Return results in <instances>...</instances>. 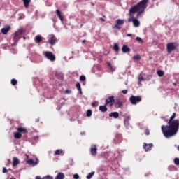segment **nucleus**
Masks as SVG:
<instances>
[{"mask_svg": "<svg viewBox=\"0 0 179 179\" xmlns=\"http://www.w3.org/2000/svg\"><path fill=\"white\" fill-rule=\"evenodd\" d=\"M176 113H173L169 120H165L168 123V125H162L161 129L162 131L164 136L165 138H171L174 135H177L179 129V120H174L176 118Z\"/></svg>", "mask_w": 179, "mask_h": 179, "instance_id": "obj_1", "label": "nucleus"}, {"mask_svg": "<svg viewBox=\"0 0 179 179\" xmlns=\"http://www.w3.org/2000/svg\"><path fill=\"white\" fill-rule=\"evenodd\" d=\"M148 5V0H142L141 1L138 2L136 5H134V6L131 7L129 9V15L130 16V18L127 20V22L129 23H131V22H134V15L137 12V17H139L143 12H145V10L146 9V6Z\"/></svg>", "mask_w": 179, "mask_h": 179, "instance_id": "obj_2", "label": "nucleus"}, {"mask_svg": "<svg viewBox=\"0 0 179 179\" xmlns=\"http://www.w3.org/2000/svg\"><path fill=\"white\" fill-rule=\"evenodd\" d=\"M17 131V132L14 133V138L15 139H20L22 138V134H27V129L24 127H18Z\"/></svg>", "mask_w": 179, "mask_h": 179, "instance_id": "obj_3", "label": "nucleus"}, {"mask_svg": "<svg viewBox=\"0 0 179 179\" xmlns=\"http://www.w3.org/2000/svg\"><path fill=\"white\" fill-rule=\"evenodd\" d=\"M129 101H130L131 104H132L133 106H136V104H138V103H141L142 101V96H131L129 98Z\"/></svg>", "mask_w": 179, "mask_h": 179, "instance_id": "obj_4", "label": "nucleus"}, {"mask_svg": "<svg viewBox=\"0 0 179 179\" xmlns=\"http://www.w3.org/2000/svg\"><path fill=\"white\" fill-rule=\"evenodd\" d=\"M23 33H24V29H23V28H20L15 31L13 37L14 41H17L20 38H19L20 36H22Z\"/></svg>", "mask_w": 179, "mask_h": 179, "instance_id": "obj_5", "label": "nucleus"}, {"mask_svg": "<svg viewBox=\"0 0 179 179\" xmlns=\"http://www.w3.org/2000/svg\"><path fill=\"white\" fill-rule=\"evenodd\" d=\"M167 51L168 52H171L172 51H174L176 48H177V45L176 43H169L166 45Z\"/></svg>", "mask_w": 179, "mask_h": 179, "instance_id": "obj_6", "label": "nucleus"}, {"mask_svg": "<svg viewBox=\"0 0 179 179\" xmlns=\"http://www.w3.org/2000/svg\"><path fill=\"white\" fill-rule=\"evenodd\" d=\"M45 57L48 59H50V61H52V62L55 61V55H54V54H52V52H45Z\"/></svg>", "mask_w": 179, "mask_h": 179, "instance_id": "obj_7", "label": "nucleus"}, {"mask_svg": "<svg viewBox=\"0 0 179 179\" xmlns=\"http://www.w3.org/2000/svg\"><path fill=\"white\" fill-rule=\"evenodd\" d=\"M124 25V20L121 19H117L116 20V24L114 26V29H117V30H121V27L120 26Z\"/></svg>", "mask_w": 179, "mask_h": 179, "instance_id": "obj_8", "label": "nucleus"}, {"mask_svg": "<svg viewBox=\"0 0 179 179\" xmlns=\"http://www.w3.org/2000/svg\"><path fill=\"white\" fill-rule=\"evenodd\" d=\"M90 154L92 155V156L97 155V146H96V145H93L91 146Z\"/></svg>", "mask_w": 179, "mask_h": 179, "instance_id": "obj_9", "label": "nucleus"}, {"mask_svg": "<svg viewBox=\"0 0 179 179\" xmlns=\"http://www.w3.org/2000/svg\"><path fill=\"white\" fill-rule=\"evenodd\" d=\"M143 148L145 150V152H149V150H152V148H153V143L147 144L146 143H144Z\"/></svg>", "mask_w": 179, "mask_h": 179, "instance_id": "obj_10", "label": "nucleus"}, {"mask_svg": "<svg viewBox=\"0 0 179 179\" xmlns=\"http://www.w3.org/2000/svg\"><path fill=\"white\" fill-rule=\"evenodd\" d=\"M115 108H121V107H122L123 103L121 101V99H117L115 100Z\"/></svg>", "mask_w": 179, "mask_h": 179, "instance_id": "obj_11", "label": "nucleus"}, {"mask_svg": "<svg viewBox=\"0 0 179 179\" xmlns=\"http://www.w3.org/2000/svg\"><path fill=\"white\" fill-rule=\"evenodd\" d=\"M57 38L54 35H51L50 37L49 38V43L51 45H54L55 43H57Z\"/></svg>", "mask_w": 179, "mask_h": 179, "instance_id": "obj_12", "label": "nucleus"}, {"mask_svg": "<svg viewBox=\"0 0 179 179\" xmlns=\"http://www.w3.org/2000/svg\"><path fill=\"white\" fill-rule=\"evenodd\" d=\"M115 99H114V96H109L106 100V106H108V104H110V103H115Z\"/></svg>", "mask_w": 179, "mask_h": 179, "instance_id": "obj_13", "label": "nucleus"}, {"mask_svg": "<svg viewBox=\"0 0 179 179\" xmlns=\"http://www.w3.org/2000/svg\"><path fill=\"white\" fill-rule=\"evenodd\" d=\"M10 30V26L8 25L5 28L1 29V33L3 34H8Z\"/></svg>", "mask_w": 179, "mask_h": 179, "instance_id": "obj_14", "label": "nucleus"}, {"mask_svg": "<svg viewBox=\"0 0 179 179\" xmlns=\"http://www.w3.org/2000/svg\"><path fill=\"white\" fill-rule=\"evenodd\" d=\"M56 14L58 16L59 19L61 20V22H64V16H62V14L61 13V10L57 9L56 10Z\"/></svg>", "mask_w": 179, "mask_h": 179, "instance_id": "obj_15", "label": "nucleus"}, {"mask_svg": "<svg viewBox=\"0 0 179 179\" xmlns=\"http://www.w3.org/2000/svg\"><path fill=\"white\" fill-rule=\"evenodd\" d=\"M13 167H16V166H17L20 163V161L19 160V159L16 157H14L13 158Z\"/></svg>", "mask_w": 179, "mask_h": 179, "instance_id": "obj_16", "label": "nucleus"}, {"mask_svg": "<svg viewBox=\"0 0 179 179\" xmlns=\"http://www.w3.org/2000/svg\"><path fill=\"white\" fill-rule=\"evenodd\" d=\"M122 52H129V51H131V48H129V47H128V45H123L122 48Z\"/></svg>", "mask_w": 179, "mask_h": 179, "instance_id": "obj_17", "label": "nucleus"}, {"mask_svg": "<svg viewBox=\"0 0 179 179\" xmlns=\"http://www.w3.org/2000/svg\"><path fill=\"white\" fill-rule=\"evenodd\" d=\"M109 117L110 118H112V117L113 118H118V117H120V113H118V112H112L109 114Z\"/></svg>", "mask_w": 179, "mask_h": 179, "instance_id": "obj_18", "label": "nucleus"}, {"mask_svg": "<svg viewBox=\"0 0 179 179\" xmlns=\"http://www.w3.org/2000/svg\"><path fill=\"white\" fill-rule=\"evenodd\" d=\"M107 105H103V106H99V111H101V113H107Z\"/></svg>", "mask_w": 179, "mask_h": 179, "instance_id": "obj_19", "label": "nucleus"}, {"mask_svg": "<svg viewBox=\"0 0 179 179\" xmlns=\"http://www.w3.org/2000/svg\"><path fill=\"white\" fill-rule=\"evenodd\" d=\"M27 164H29L30 166H37V162H34L33 159H30L27 160Z\"/></svg>", "mask_w": 179, "mask_h": 179, "instance_id": "obj_20", "label": "nucleus"}, {"mask_svg": "<svg viewBox=\"0 0 179 179\" xmlns=\"http://www.w3.org/2000/svg\"><path fill=\"white\" fill-rule=\"evenodd\" d=\"M64 178H65V175L62 172L58 173L57 176L55 178V179H64Z\"/></svg>", "mask_w": 179, "mask_h": 179, "instance_id": "obj_21", "label": "nucleus"}, {"mask_svg": "<svg viewBox=\"0 0 179 179\" xmlns=\"http://www.w3.org/2000/svg\"><path fill=\"white\" fill-rule=\"evenodd\" d=\"M133 24L134 27H139V26H141V22H139V20L137 19H134L133 20Z\"/></svg>", "mask_w": 179, "mask_h": 179, "instance_id": "obj_22", "label": "nucleus"}, {"mask_svg": "<svg viewBox=\"0 0 179 179\" xmlns=\"http://www.w3.org/2000/svg\"><path fill=\"white\" fill-rule=\"evenodd\" d=\"M35 43H41L43 41V37H41V36L38 35L35 37Z\"/></svg>", "mask_w": 179, "mask_h": 179, "instance_id": "obj_23", "label": "nucleus"}, {"mask_svg": "<svg viewBox=\"0 0 179 179\" xmlns=\"http://www.w3.org/2000/svg\"><path fill=\"white\" fill-rule=\"evenodd\" d=\"M24 2V8H29V5H30V2L31 0H22Z\"/></svg>", "mask_w": 179, "mask_h": 179, "instance_id": "obj_24", "label": "nucleus"}, {"mask_svg": "<svg viewBox=\"0 0 179 179\" xmlns=\"http://www.w3.org/2000/svg\"><path fill=\"white\" fill-rule=\"evenodd\" d=\"M76 86L78 92H80V94H83L82 87H80V83L79 82H77L76 84Z\"/></svg>", "mask_w": 179, "mask_h": 179, "instance_id": "obj_25", "label": "nucleus"}, {"mask_svg": "<svg viewBox=\"0 0 179 179\" xmlns=\"http://www.w3.org/2000/svg\"><path fill=\"white\" fill-rule=\"evenodd\" d=\"M113 50L115 52H118V51H120V46L118 45V43H114Z\"/></svg>", "mask_w": 179, "mask_h": 179, "instance_id": "obj_26", "label": "nucleus"}, {"mask_svg": "<svg viewBox=\"0 0 179 179\" xmlns=\"http://www.w3.org/2000/svg\"><path fill=\"white\" fill-rule=\"evenodd\" d=\"M157 73L158 76H159V77H162L164 75V72L162 70H158L157 71Z\"/></svg>", "mask_w": 179, "mask_h": 179, "instance_id": "obj_27", "label": "nucleus"}, {"mask_svg": "<svg viewBox=\"0 0 179 179\" xmlns=\"http://www.w3.org/2000/svg\"><path fill=\"white\" fill-rule=\"evenodd\" d=\"M93 176H94V171L90 173L87 176L86 178H87V179H91L92 177H93Z\"/></svg>", "mask_w": 179, "mask_h": 179, "instance_id": "obj_28", "label": "nucleus"}, {"mask_svg": "<svg viewBox=\"0 0 179 179\" xmlns=\"http://www.w3.org/2000/svg\"><path fill=\"white\" fill-rule=\"evenodd\" d=\"M11 85H13V86H16V85H17V80H16L15 78H13L11 80Z\"/></svg>", "mask_w": 179, "mask_h": 179, "instance_id": "obj_29", "label": "nucleus"}, {"mask_svg": "<svg viewBox=\"0 0 179 179\" xmlns=\"http://www.w3.org/2000/svg\"><path fill=\"white\" fill-rule=\"evenodd\" d=\"M133 59L138 61L139 59H141V55H134L133 57Z\"/></svg>", "mask_w": 179, "mask_h": 179, "instance_id": "obj_30", "label": "nucleus"}, {"mask_svg": "<svg viewBox=\"0 0 179 179\" xmlns=\"http://www.w3.org/2000/svg\"><path fill=\"white\" fill-rule=\"evenodd\" d=\"M174 164H176V166H179V158H175L174 160Z\"/></svg>", "mask_w": 179, "mask_h": 179, "instance_id": "obj_31", "label": "nucleus"}, {"mask_svg": "<svg viewBox=\"0 0 179 179\" xmlns=\"http://www.w3.org/2000/svg\"><path fill=\"white\" fill-rule=\"evenodd\" d=\"M80 80L81 82H85V80H86V76H80Z\"/></svg>", "mask_w": 179, "mask_h": 179, "instance_id": "obj_32", "label": "nucleus"}, {"mask_svg": "<svg viewBox=\"0 0 179 179\" xmlns=\"http://www.w3.org/2000/svg\"><path fill=\"white\" fill-rule=\"evenodd\" d=\"M86 115L87 117H92V110H87Z\"/></svg>", "mask_w": 179, "mask_h": 179, "instance_id": "obj_33", "label": "nucleus"}, {"mask_svg": "<svg viewBox=\"0 0 179 179\" xmlns=\"http://www.w3.org/2000/svg\"><path fill=\"white\" fill-rule=\"evenodd\" d=\"M61 153H62V150L59 149V150H56L55 152V155H61Z\"/></svg>", "mask_w": 179, "mask_h": 179, "instance_id": "obj_34", "label": "nucleus"}, {"mask_svg": "<svg viewBox=\"0 0 179 179\" xmlns=\"http://www.w3.org/2000/svg\"><path fill=\"white\" fill-rule=\"evenodd\" d=\"M136 40L137 41H139L140 43H141V44H142V43H143V40H142V38H141V37H139V36H137V37L136 38Z\"/></svg>", "mask_w": 179, "mask_h": 179, "instance_id": "obj_35", "label": "nucleus"}, {"mask_svg": "<svg viewBox=\"0 0 179 179\" xmlns=\"http://www.w3.org/2000/svg\"><path fill=\"white\" fill-rule=\"evenodd\" d=\"M97 106H99V102H97V101H94V102L92 103V107H97Z\"/></svg>", "mask_w": 179, "mask_h": 179, "instance_id": "obj_36", "label": "nucleus"}, {"mask_svg": "<svg viewBox=\"0 0 179 179\" xmlns=\"http://www.w3.org/2000/svg\"><path fill=\"white\" fill-rule=\"evenodd\" d=\"M64 93H65V94H71V93H72V90H66Z\"/></svg>", "mask_w": 179, "mask_h": 179, "instance_id": "obj_37", "label": "nucleus"}, {"mask_svg": "<svg viewBox=\"0 0 179 179\" xmlns=\"http://www.w3.org/2000/svg\"><path fill=\"white\" fill-rule=\"evenodd\" d=\"M43 179H54L51 176H47L43 178Z\"/></svg>", "mask_w": 179, "mask_h": 179, "instance_id": "obj_38", "label": "nucleus"}, {"mask_svg": "<svg viewBox=\"0 0 179 179\" xmlns=\"http://www.w3.org/2000/svg\"><path fill=\"white\" fill-rule=\"evenodd\" d=\"M145 135H150V132L149 131V129H146L145 130Z\"/></svg>", "mask_w": 179, "mask_h": 179, "instance_id": "obj_39", "label": "nucleus"}, {"mask_svg": "<svg viewBox=\"0 0 179 179\" xmlns=\"http://www.w3.org/2000/svg\"><path fill=\"white\" fill-rule=\"evenodd\" d=\"M73 177L74 179H79V174L75 173Z\"/></svg>", "mask_w": 179, "mask_h": 179, "instance_id": "obj_40", "label": "nucleus"}, {"mask_svg": "<svg viewBox=\"0 0 179 179\" xmlns=\"http://www.w3.org/2000/svg\"><path fill=\"white\" fill-rule=\"evenodd\" d=\"M107 65L108 67H110V69L113 70V65H111V63L110 62H107Z\"/></svg>", "mask_w": 179, "mask_h": 179, "instance_id": "obj_41", "label": "nucleus"}, {"mask_svg": "<svg viewBox=\"0 0 179 179\" xmlns=\"http://www.w3.org/2000/svg\"><path fill=\"white\" fill-rule=\"evenodd\" d=\"M107 65L108 67H110V69L113 70V65H111V63L110 62H107Z\"/></svg>", "mask_w": 179, "mask_h": 179, "instance_id": "obj_42", "label": "nucleus"}, {"mask_svg": "<svg viewBox=\"0 0 179 179\" xmlns=\"http://www.w3.org/2000/svg\"><path fill=\"white\" fill-rule=\"evenodd\" d=\"M122 93H123V94H127V93H128V90H123Z\"/></svg>", "mask_w": 179, "mask_h": 179, "instance_id": "obj_43", "label": "nucleus"}, {"mask_svg": "<svg viewBox=\"0 0 179 179\" xmlns=\"http://www.w3.org/2000/svg\"><path fill=\"white\" fill-rule=\"evenodd\" d=\"M3 173H8V169L6 167L3 168Z\"/></svg>", "mask_w": 179, "mask_h": 179, "instance_id": "obj_44", "label": "nucleus"}, {"mask_svg": "<svg viewBox=\"0 0 179 179\" xmlns=\"http://www.w3.org/2000/svg\"><path fill=\"white\" fill-rule=\"evenodd\" d=\"M138 80H140V82H141V80H143V76H139V77H138Z\"/></svg>", "mask_w": 179, "mask_h": 179, "instance_id": "obj_45", "label": "nucleus"}, {"mask_svg": "<svg viewBox=\"0 0 179 179\" xmlns=\"http://www.w3.org/2000/svg\"><path fill=\"white\" fill-rule=\"evenodd\" d=\"M100 20H101V22H106V20L104 18H103V17H101Z\"/></svg>", "mask_w": 179, "mask_h": 179, "instance_id": "obj_46", "label": "nucleus"}, {"mask_svg": "<svg viewBox=\"0 0 179 179\" xmlns=\"http://www.w3.org/2000/svg\"><path fill=\"white\" fill-rule=\"evenodd\" d=\"M113 106H114V103H109V107H113Z\"/></svg>", "mask_w": 179, "mask_h": 179, "instance_id": "obj_47", "label": "nucleus"}, {"mask_svg": "<svg viewBox=\"0 0 179 179\" xmlns=\"http://www.w3.org/2000/svg\"><path fill=\"white\" fill-rule=\"evenodd\" d=\"M127 37H131V36H132V34H127Z\"/></svg>", "mask_w": 179, "mask_h": 179, "instance_id": "obj_48", "label": "nucleus"}, {"mask_svg": "<svg viewBox=\"0 0 179 179\" xmlns=\"http://www.w3.org/2000/svg\"><path fill=\"white\" fill-rule=\"evenodd\" d=\"M86 41H87L86 40H83V41H82V43L85 44V43H86Z\"/></svg>", "mask_w": 179, "mask_h": 179, "instance_id": "obj_49", "label": "nucleus"}, {"mask_svg": "<svg viewBox=\"0 0 179 179\" xmlns=\"http://www.w3.org/2000/svg\"><path fill=\"white\" fill-rule=\"evenodd\" d=\"M38 121H40V120H38V119L36 120V122H38Z\"/></svg>", "mask_w": 179, "mask_h": 179, "instance_id": "obj_50", "label": "nucleus"}, {"mask_svg": "<svg viewBox=\"0 0 179 179\" xmlns=\"http://www.w3.org/2000/svg\"><path fill=\"white\" fill-rule=\"evenodd\" d=\"M23 39H24V40H26V36H23Z\"/></svg>", "mask_w": 179, "mask_h": 179, "instance_id": "obj_51", "label": "nucleus"}, {"mask_svg": "<svg viewBox=\"0 0 179 179\" xmlns=\"http://www.w3.org/2000/svg\"><path fill=\"white\" fill-rule=\"evenodd\" d=\"M85 132H83V133H81V135H85Z\"/></svg>", "mask_w": 179, "mask_h": 179, "instance_id": "obj_52", "label": "nucleus"}, {"mask_svg": "<svg viewBox=\"0 0 179 179\" xmlns=\"http://www.w3.org/2000/svg\"><path fill=\"white\" fill-rule=\"evenodd\" d=\"M178 150L179 151V145L177 147Z\"/></svg>", "mask_w": 179, "mask_h": 179, "instance_id": "obj_53", "label": "nucleus"}, {"mask_svg": "<svg viewBox=\"0 0 179 179\" xmlns=\"http://www.w3.org/2000/svg\"><path fill=\"white\" fill-rule=\"evenodd\" d=\"M26 156H27V158L29 159V155H27Z\"/></svg>", "mask_w": 179, "mask_h": 179, "instance_id": "obj_54", "label": "nucleus"}, {"mask_svg": "<svg viewBox=\"0 0 179 179\" xmlns=\"http://www.w3.org/2000/svg\"><path fill=\"white\" fill-rule=\"evenodd\" d=\"M9 163L10 162V159H8Z\"/></svg>", "mask_w": 179, "mask_h": 179, "instance_id": "obj_55", "label": "nucleus"}, {"mask_svg": "<svg viewBox=\"0 0 179 179\" xmlns=\"http://www.w3.org/2000/svg\"><path fill=\"white\" fill-rule=\"evenodd\" d=\"M10 179H15V178H11Z\"/></svg>", "mask_w": 179, "mask_h": 179, "instance_id": "obj_56", "label": "nucleus"}, {"mask_svg": "<svg viewBox=\"0 0 179 179\" xmlns=\"http://www.w3.org/2000/svg\"><path fill=\"white\" fill-rule=\"evenodd\" d=\"M0 26H1V22H0Z\"/></svg>", "mask_w": 179, "mask_h": 179, "instance_id": "obj_57", "label": "nucleus"}]
</instances>
